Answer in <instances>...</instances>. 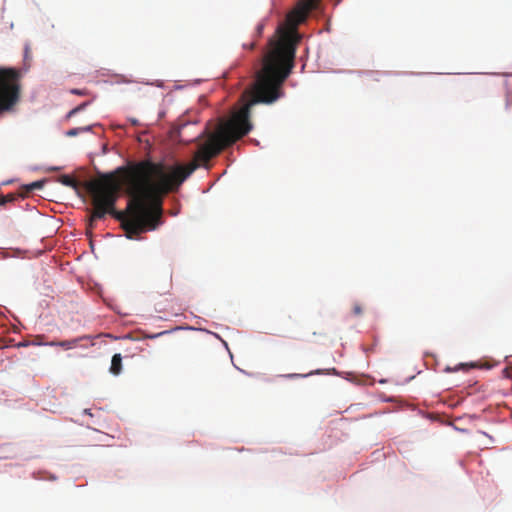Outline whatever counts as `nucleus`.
Returning <instances> with one entry per match:
<instances>
[{
  "label": "nucleus",
  "instance_id": "39448f33",
  "mask_svg": "<svg viewBox=\"0 0 512 512\" xmlns=\"http://www.w3.org/2000/svg\"><path fill=\"white\" fill-rule=\"evenodd\" d=\"M122 371V356L114 354L111 360L110 372L113 375H119Z\"/></svg>",
  "mask_w": 512,
  "mask_h": 512
},
{
  "label": "nucleus",
  "instance_id": "dca6fc26",
  "mask_svg": "<svg viewBox=\"0 0 512 512\" xmlns=\"http://www.w3.org/2000/svg\"><path fill=\"white\" fill-rule=\"evenodd\" d=\"M131 123H132L133 125H137V124H138V121H137L136 119H132V120H131Z\"/></svg>",
  "mask_w": 512,
  "mask_h": 512
},
{
  "label": "nucleus",
  "instance_id": "4468645a",
  "mask_svg": "<svg viewBox=\"0 0 512 512\" xmlns=\"http://www.w3.org/2000/svg\"><path fill=\"white\" fill-rule=\"evenodd\" d=\"M71 92L73 94H76V95H83L84 94V92H82L81 90H78V89H73V90H71Z\"/></svg>",
  "mask_w": 512,
  "mask_h": 512
},
{
  "label": "nucleus",
  "instance_id": "f257e3e1",
  "mask_svg": "<svg viewBox=\"0 0 512 512\" xmlns=\"http://www.w3.org/2000/svg\"><path fill=\"white\" fill-rule=\"evenodd\" d=\"M253 95L252 90L245 91L242 96L245 103L242 107L233 111L228 119L220 120L216 131L208 135L189 164H179L166 169L162 164L141 161L123 169L122 184L130 197L126 212L115 209L120 184L112 174H103L82 184L69 175H61L58 181L76 191L80 187L87 191L93 206L91 223L110 214L121 222L129 239L155 230L160 224L163 196L177 191L200 165L208 163L223 149L233 145L252 130L251 107L256 104L252 103Z\"/></svg>",
  "mask_w": 512,
  "mask_h": 512
},
{
  "label": "nucleus",
  "instance_id": "7ed1b4c3",
  "mask_svg": "<svg viewBox=\"0 0 512 512\" xmlns=\"http://www.w3.org/2000/svg\"><path fill=\"white\" fill-rule=\"evenodd\" d=\"M20 98V72L14 68H0V115L13 112Z\"/></svg>",
  "mask_w": 512,
  "mask_h": 512
},
{
  "label": "nucleus",
  "instance_id": "9b49d317",
  "mask_svg": "<svg viewBox=\"0 0 512 512\" xmlns=\"http://www.w3.org/2000/svg\"><path fill=\"white\" fill-rule=\"evenodd\" d=\"M352 311H353V314L355 316H360L362 314V312H363V309H362V307H361V305L359 303H355L353 305Z\"/></svg>",
  "mask_w": 512,
  "mask_h": 512
},
{
  "label": "nucleus",
  "instance_id": "aec40b11",
  "mask_svg": "<svg viewBox=\"0 0 512 512\" xmlns=\"http://www.w3.org/2000/svg\"><path fill=\"white\" fill-rule=\"evenodd\" d=\"M249 48H250V49H253V48H254V43H251V44L249 45Z\"/></svg>",
  "mask_w": 512,
  "mask_h": 512
},
{
  "label": "nucleus",
  "instance_id": "6e6552de",
  "mask_svg": "<svg viewBox=\"0 0 512 512\" xmlns=\"http://www.w3.org/2000/svg\"><path fill=\"white\" fill-rule=\"evenodd\" d=\"M88 105V102H84L80 105H78L77 107L73 108L72 110L69 111V113L67 114V118H71L73 117L74 115H76L77 113H79L80 111H82L86 106Z\"/></svg>",
  "mask_w": 512,
  "mask_h": 512
},
{
  "label": "nucleus",
  "instance_id": "f8f14e48",
  "mask_svg": "<svg viewBox=\"0 0 512 512\" xmlns=\"http://www.w3.org/2000/svg\"><path fill=\"white\" fill-rule=\"evenodd\" d=\"M467 368H468V366H467L466 364H460V365H458L457 367H455V368H453V369H451L450 367H447V368H446V371H457V370H459V369H464V370H466Z\"/></svg>",
  "mask_w": 512,
  "mask_h": 512
},
{
  "label": "nucleus",
  "instance_id": "0eeeda50",
  "mask_svg": "<svg viewBox=\"0 0 512 512\" xmlns=\"http://www.w3.org/2000/svg\"><path fill=\"white\" fill-rule=\"evenodd\" d=\"M91 128H92L91 126L72 128L66 132V136L74 137V136H77L79 133L90 131Z\"/></svg>",
  "mask_w": 512,
  "mask_h": 512
},
{
  "label": "nucleus",
  "instance_id": "1a4fd4ad",
  "mask_svg": "<svg viewBox=\"0 0 512 512\" xmlns=\"http://www.w3.org/2000/svg\"><path fill=\"white\" fill-rule=\"evenodd\" d=\"M14 199H15V195L14 194H7L5 196H2L0 198V205H4V204H6L8 202H12V201H14Z\"/></svg>",
  "mask_w": 512,
  "mask_h": 512
},
{
  "label": "nucleus",
  "instance_id": "423d86ee",
  "mask_svg": "<svg viewBox=\"0 0 512 512\" xmlns=\"http://www.w3.org/2000/svg\"><path fill=\"white\" fill-rule=\"evenodd\" d=\"M44 182H45L44 180L35 181V182H32L30 184L23 186V188L25 189L26 193H29L33 190L42 189L44 186Z\"/></svg>",
  "mask_w": 512,
  "mask_h": 512
},
{
  "label": "nucleus",
  "instance_id": "6ab92c4d",
  "mask_svg": "<svg viewBox=\"0 0 512 512\" xmlns=\"http://www.w3.org/2000/svg\"><path fill=\"white\" fill-rule=\"evenodd\" d=\"M59 169H60V168H58V167H53V168H51L50 170L56 171V170H59Z\"/></svg>",
  "mask_w": 512,
  "mask_h": 512
},
{
  "label": "nucleus",
  "instance_id": "9d476101",
  "mask_svg": "<svg viewBox=\"0 0 512 512\" xmlns=\"http://www.w3.org/2000/svg\"><path fill=\"white\" fill-rule=\"evenodd\" d=\"M319 373H320V370H316L315 372H310L308 374L293 373V374L287 375V377H289V378H298V377H306V376H309V375H312V374H319Z\"/></svg>",
  "mask_w": 512,
  "mask_h": 512
},
{
  "label": "nucleus",
  "instance_id": "f03ea898",
  "mask_svg": "<svg viewBox=\"0 0 512 512\" xmlns=\"http://www.w3.org/2000/svg\"><path fill=\"white\" fill-rule=\"evenodd\" d=\"M320 0H300L288 14L287 26H280L269 41L262 68L256 72L251 90L253 101H277L284 96L282 86L294 67L296 45L300 39L297 26L304 22L309 12L317 9Z\"/></svg>",
  "mask_w": 512,
  "mask_h": 512
},
{
  "label": "nucleus",
  "instance_id": "2eb2a0df",
  "mask_svg": "<svg viewBox=\"0 0 512 512\" xmlns=\"http://www.w3.org/2000/svg\"><path fill=\"white\" fill-rule=\"evenodd\" d=\"M28 345H29L28 342H20V343L16 344L17 347H26Z\"/></svg>",
  "mask_w": 512,
  "mask_h": 512
},
{
  "label": "nucleus",
  "instance_id": "ddd939ff",
  "mask_svg": "<svg viewBox=\"0 0 512 512\" xmlns=\"http://www.w3.org/2000/svg\"><path fill=\"white\" fill-rule=\"evenodd\" d=\"M167 333H169V332L168 331H162V332H159L157 334H154V335H151V336H148V337L153 339V338H157V337L162 336V335L167 334Z\"/></svg>",
  "mask_w": 512,
  "mask_h": 512
},
{
  "label": "nucleus",
  "instance_id": "a211bd4d",
  "mask_svg": "<svg viewBox=\"0 0 512 512\" xmlns=\"http://www.w3.org/2000/svg\"><path fill=\"white\" fill-rule=\"evenodd\" d=\"M84 412H85L86 414L91 415V413H90V410H89V409H85V411H84Z\"/></svg>",
  "mask_w": 512,
  "mask_h": 512
},
{
  "label": "nucleus",
  "instance_id": "f3484780",
  "mask_svg": "<svg viewBox=\"0 0 512 512\" xmlns=\"http://www.w3.org/2000/svg\"><path fill=\"white\" fill-rule=\"evenodd\" d=\"M262 28H263V26H262V25L258 26V32H259V33L261 32Z\"/></svg>",
  "mask_w": 512,
  "mask_h": 512
},
{
  "label": "nucleus",
  "instance_id": "20e7f679",
  "mask_svg": "<svg viewBox=\"0 0 512 512\" xmlns=\"http://www.w3.org/2000/svg\"><path fill=\"white\" fill-rule=\"evenodd\" d=\"M90 337L89 336H81V337H78V338H75V339H71V340H65V341H53L51 343H49L50 346H59V347H62L64 349H73V348H76L78 346H80V342L83 341V340H89Z\"/></svg>",
  "mask_w": 512,
  "mask_h": 512
}]
</instances>
